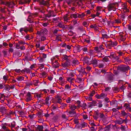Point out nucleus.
<instances>
[{"label":"nucleus","mask_w":131,"mask_h":131,"mask_svg":"<svg viewBox=\"0 0 131 131\" xmlns=\"http://www.w3.org/2000/svg\"><path fill=\"white\" fill-rule=\"evenodd\" d=\"M118 4L116 2L109 3L107 6V8L109 11L113 10L115 11L116 9V7L117 6Z\"/></svg>","instance_id":"obj_1"},{"label":"nucleus","mask_w":131,"mask_h":131,"mask_svg":"<svg viewBox=\"0 0 131 131\" xmlns=\"http://www.w3.org/2000/svg\"><path fill=\"white\" fill-rule=\"evenodd\" d=\"M117 44V43L116 41H109L107 43L106 47L107 48L110 49L112 47L116 46Z\"/></svg>","instance_id":"obj_2"},{"label":"nucleus","mask_w":131,"mask_h":131,"mask_svg":"<svg viewBox=\"0 0 131 131\" xmlns=\"http://www.w3.org/2000/svg\"><path fill=\"white\" fill-rule=\"evenodd\" d=\"M51 63L53 65V67L55 68H57L59 66L57 61L54 58H53L51 59Z\"/></svg>","instance_id":"obj_3"},{"label":"nucleus","mask_w":131,"mask_h":131,"mask_svg":"<svg viewBox=\"0 0 131 131\" xmlns=\"http://www.w3.org/2000/svg\"><path fill=\"white\" fill-rule=\"evenodd\" d=\"M48 33V31L47 29H44L40 31H38L37 34L39 36H42L47 34Z\"/></svg>","instance_id":"obj_4"},{"label":"nucleus","mask_w":131,"mask_h":131,"mask_svg":"<svg viewBox=\"0 0 131 131\" xmlns=\"http://www.w3.org/2000/svg\"><path fill=\"white\" fill-rule=\"evenodd\" d=\"M87 125V123L83 122L81 124H77L76 126V127L77 128L80 129L86 127Z\"/></svg>","instance_id":"obj_5"},{"label":"nucleus","mask_w":131,"mask_h":131,"mask_svg":"<svg viewBox=\"0 0 131 131\" xmlns=\"http://www.w3.org/2000/svg\"><path fill=\"white\" fill-rule=\"evenodd\" d=\"M32 99V97L30 92H28L25 96V101L27 102H29Z\"/></svg>","instance_id":"obj_6"},{"label":"nucleus","mask_w":131,"mask_h":131,"mask_svg":"<svg viewBox=\"0 0 131 131\" xmlns=\"http://www.w3.org/2000/svg\"><path fill=\"white\" fill-rule=\"evenodd\" d=\"M68 16V14H67L63 16V18L64 23L66 24L70 20V17H69Z\"/></svg>","instance_id":"obj_7"},{"label":"nucleus","mask_w":131,"mask_h":131,"mask_svg":"<svg viewBox=\"0 0 131 131\" xmlns=\"http://www.w3.org/2000/svg\"><path fill=\"white\" fill-rule=\"evenodd\" d=\"M0 112L3 114H8L7 110L4 107H0Z\"/></svg>","instance_id":"obj_8"},{"label":"nucleus","mask_w":131,"mask_h":131,"mask_svg":"<svg viewBox=\"0 0 131 131\" xmlns=\"http://www.w3.org/2000/svg\"><path fill=\"white\" fill-rule=\"evenodd\" d=\"M88 106L89 107H92L93 106L97 105V102L95 101H93L91 102L88 103Z\"/></svg>","instance_id":"obj_9"},{"label":"nucleus","mask_w":131,"mask_h":131,"mask_svg":"<svg viewBox=\"0 0 131 131\" xmlns=\"http://www.w3.org/2000/svg\"><path fill=\"white\" fill-rule=\"evenodd\" d=\"M27 32L29 31L30 32H32L33 31V26L32 25H29L28 27H26Z\"/></svg>","instance_id":"obj_10"},{"label":"nucleus","mask_w":131,"mask_h":131,"mask_svg":"<svg viewBox=\"0 0 131 131\" xmlns=\"http://www.w3.org/2000/svg\"><path fill=\"white\" fill-rule=\"evenodd\" d=\"M71 64V61L70 60H69L67 61L65 63H62V66L63 67H65L70 66Z\"/></svg>","instance_id":"obj_11"},{"label":"nucleus","mask_w":131,"mask_h":131,"mask_svg":"<svg viewBox=\"0 0 131 131\" xmlns=\"http://www.w3.org/2000/svg\"><path fill=\"white\" fill-rule=\"evenodd\" d=\"M39 2L41 5H49V3L48 1H37Z\"/></svg>","instance_id":"obj_12"},{"label":"nucleus","mask_w":131,"mask_h":131,"mask_svg":"<svg viewBox=\"0 0 131 131\" xmlns=\"http://www.w3.org/2000/svg\"><path fill=\"white\" fill-rule=\"evenodd\" d=\"M68 26V25H66V26H65L63 24L62 22L59 23L57 25V26L59 27L63 28L64 29H66L67 28V26Z\"/></svg>","instance_id":"obj_13"},{"label":"nucleus","mask_w":131,"mask_h":131,"mask_svg":"<svg viewBox=\"0 0 131 131\" xmlns=\"http://www.w3.org/2000/svg\"><path fill=\"white\" fill-rule=\"evenodd\" d=\"M67 81L70 83L71 85H73V82L74 81V78H67Z\"/></svg>","instance_id":"obj_14"},{"label":"nucleus","mask_w":131,"mask_h":131,"mask_svg":"<svg viewBox=\"0 0 131 131\" xmlns=\"http://www.w3.org/2000/svg\"><path fill=\"white\" fill-rule=\"evenodd\" d=\"M42 95L41 93H36L34 94V97L37 100H39V99L42 97Z\"/></svg>","instance_id":"obj_15"},{"label":"nucleus","mask_w":131,"mask_h":131,"mask_svg":"<svg viewBox=\"0 0 131 131\" xmlns=\"http://www.w3.org/2000/svg\"><path fill=\"white\" fill-rule=\"evenodd\" d=\"M67 73L69 76L73 77L74 75L73 71V70H68L67 71Z\"/></svg>","instance_id":"obj_16"},{"label":"nucleus","mask_w":131,"mask_h":131,"mask_svg":"<svg viewBox=\"0 0 131 131\" xmlns=\"http://www.w3.org/2000/svg\"><path fill=\"white\" fill-rule=\"evenodd\" d=\"M30 1H19V4H24L26 3L29 4Z\"/></svg>","instance_id":"obj_17"},{"label":"nucleus","mask_w":131,"mask_h":131,"mask_svg":"<svg viewBox=\"0 0 131 131\" xmlns=\"http://www.w3.org/2000/svg\"><path fill=\"white\" fill-rule=\"evenodd\" d=\"M70 17L72 18H73L74 19H76L77 18H78V13H75L71 15Z\"/></svg>","instance_id":"obj_18"},{"label":"nucleus","mask_w":131,"mask_h":131,"mask_svg":"<svg viewBox=\"0 0 131 131\" xmlns=\"http://www.w3.org/2000/svg\"><path fill=\"white\" fill-rule=\"evenodd\" d=\"M50 97L49 96H47L46 97L45 100V104L48 105H50V103L49 102V99Z\"/></svg>","instance_id":"obj_19"},{"label":"nucleus","mask_w":131,"mask_h":131,"mask_svg":"<svg viewBox=\"0 0 131 131\" xmlns=\"http://www.w3.org/2000/svg\"><path fill=\"white\" fill-rule=\"evenodd\" d=\"M30 70L27 68H25L24 69L21 70V72L23 73L25 72L27 73H30Z\"/></svg>","instance_id":"obj_20"},{"label":"nucleus","mask_w":131,"mask_h":131,"mask_svg":"<svg viewBox=\"0 0 131 131\" xmlns=\"http://www.w3.org/2000/svg\"><path fill=\"white\" fill-rule=\"evenodd\" d=\"M102 37L103 38H108V36L107 35V34H106V32L105 31H102Z\"/></svg>","instance_id":"obj_21"},{"label":"nucleus","mask_w":131,"mask_h":131,"mask_svg":"<svg viewBox=\"0 0 131 131\" xmlns=\"http://www.w3.org/2000/svg\"><path fill=\"white\" fill-rule=\"evenodd\" d=\"M57 102L60 104L62 102V100L61 97L59 96H57L56 97Z\"/></svg>","instance_id":"obj_22"},{"label":"nucleus","mask_w":131,"mask_h":131,"mask_svg":"<svg viewBox=\"0 0 131 131\" xmlns=\"http://www.w3.org/2000/svg\"><path fill=\"white\" fill-rule=\"evenodd\" d=\"M117 70L119 72H120L122 73L123 72V66L121 65L118 66L117 68Z\"/></svg>","instance_id":"obj_23"},{"label":"nucleus","mask_w":131,"mask_h":131,"mask_svg":"<svg viewBox=\"0 0 131 131\" xmlns=\"http://www.w3.org/2000/svg\"><path fill=\"white\" fill-rule=\"evenodd\" d=\"M1 1V4H3V5H7V6H10V4H11V3L9 2H4L3 1Z\"/></svg>","instance_id":"obj_24"},{"label":"nucleus","mask_w":131,"mask_h":131,"mask_svg":"<svg viewBox=\"0 0 131 131\" xmlns=\"http://www.w3.org/2000/svg\"><path fill=\"white\" fill-rule=\"evenodd\" d=\"M43 127L42 125H38L37 127V129L38 131H43Z\"/></svg>","instance_id":"obj_25"},{"label":"nucleus","mask_w":131,"mask_h":131,"mask_svg":"<svg viewBox=\"0 0 131 131\" xmlns=\"http://www.w3.org/2000/svg\"><path fill=\"white\" fill-rule=\"evenodd\" d=\"M123 12H129V10L128 9H127V8L126 6L125 5V3H123Z\"/></svg>","instance_id":"obj_26"},{"label":"nucleus","mask_w":131,"mask_h":131,"mask_svg":"<svg viewBox=\"0 0 131 131\" xmlns=\"http://www.w3.org/2000/svg\"><path fill=\"white\" fill-rule=\"evenodd\" d=\"M129 69V67L128 66L123 65V72H125Z\"/></svg>","instance_id":"obj_27"},{"label":"nucleus","mask_w":131,"mask_h":131,"mask_svg":"<svg viewBox=\"0 0 131 131\" xmlns=\"http://www.w3.org/2000/svg\"><path fill=\"white\" fill-rule=\"evenodd\" d=\"M69 107L71 110L73 111L77 108V106L74 105H70Z\"/></svg>","instance_id":"obj_28"},{"label":"nucleus","mask_w":131,"mask_h":131,"mask_svg":"<svg viewBox=\"0 0 131 131\" xmlns=\"http://www.w3.org/2000/svg\"><path fill=\"white\" fill-rule=\"evenodd\" d=\"M99 115L101 119H105L106 118V117L104 115L103 113H100L98 114Z\"/></svg>","instance_id":"obj_29"},{"label":"nucleus","mask_w":131,"mask_h":131,"mask_svg":"<svg viewBox=\"0 0 131 131\" xmlns=\"http://www.w3.org/2000/svg\"><path fill=\"white\" fill-rule=\"evenodd\" d=\"M119 38L120 40L122 42L123 41V33L120 32L119 33Z\"/></svg>","instance_id":"obj_30"},{"label":"nucleus","mask_w":131,"mask_h":131,"mask_svg":"<svg viewBox=\"0 0 131 131\" xmlns=\"http://www.w3.org/2000/svg\"><path fill=\"white\" fill-rule=\"evenodd\" d=\"M85 16V15L84 13H82L80 14L78 13V18H82L84 17Z\"/></svg>","instance_id":"obj_31"},{"label":"nucleus","mask_w":131,"mask_h":131,"mask_svg":"<svg viewBox=\"0 0 131 131\" xmlns=\"http://www.w3.org/2000/svg\"><path fill=\"white\" fill-rule=\"evenodd\" d=\"M72 63L74 65H78L79 63V62L78 60L77 59H74L72 62Z\"/></svg>","instance_id":"obj_32"},{"label":"nucleus","mask_w":131,"mask_h":131,"mask_svg":"<svg viewBox=\"0 0 131 131\" xmlns=\"http://www.w3.org/2000/svg\"><path fill=\"white\" fill-rule=\"evenodd\" d=\"M23 31H24L25 32L27 33V30H26V27L24 28H20L19 29V31L22 33Z\"/></svg>","instance_id":"obj_33"},{"label":"nucleus","mask_w":131,"mask_h":131,"mask_svg":"<svg viewBox=\"0 0 131 131\" xmlns=\"http://www.w3.org/2000/svg\"><path fill=\"white\" fill-rule=\"evenodd\" d=\"M115 56H116V55L115 53H111L110 56H108V57H110L111 59L113 58L114 59Z\"/></svg>","instance_id":"obj_34"},{"label":"nucleus","mask_w":131,"mask_h":131,"mask_svg":"<svg viewBox=\"0 0 131 131\" xmlns=\"http://www.w3.org/2000/svg\"><path fill=\"white\" fill-rule=\"evenodd\" d=\"M91 63L96 65L97 64V61L96 59H94L91 61Z\"/></svg>","instance_id":"obj_35"},{"label":"nucleus","mask_w":131,"mask_h":131,"mask_svg":"<svg viewBox=\"0 0 131 131\" xmlns=\"http://www.w3.org/2000/svg\"><path fill=\"white\" fill-rule=\"evenodd\" d=\"M69 113L71 115H72L75 114H76L75 112L73 110H71L69 111Z\"/></svg>","instance_id":"obj_36"},{"label":"nucleus","mask_w":131,"mask_h":131,"mask_svg":"<svg viewBox=\"0 0 131 131\" xmlns=\"http://www.w3.org/2000/svg\"><path fill=\"white\" fill-rule=\"evenodd\" d=\"M61 35H56L57 37L56 38V40L58 41H61V37L60 36H61Z\"/></svg>","instance_id":"obj_37"},{"label":"nucleus","mask_w":131,"mask_h":131,"mask_svg":"<svg viewBox=\"0 0 131 131\" xmlns=\"http://www.w3.org/2000/svg\"><path fill=\"white\" fill-rule=\"evenodd\" d=\"M17 80L19 81H21L24 80V77L22 76L19 77L17 78Z\"/></svg>","instance_id":"obj_38"},{"label":"nucleus","mask_w":131,"mask_h":131,"mask_svg":"<svg viewBox=\"0 0 131 131\" xmlns=\"http://www.w3.org/2000/svg\"><path fill=\"white\" fill-rule=\"evenodd\" d=\"M127 114L124 112V111H123V117H124L125 116H126L125 117V120H123V122H125L126 123H127V121L126 120L127 119V116L126 115Z\"/></svg>","instance_id":"obj_39"},{"label":"nucleus","mask_w":131,"mask_h":131,"mask_svg":"<svg viewBox=\"0 0 131 131\" xmlns=\"http://www.w3.org/2000/svg\"><path fill=\"white\" fill-rule=\"evenodd\" d=\"M90 27L91 28H94L95 29H96L97 28V26L96 24H94L90 26Z\"/></svg>","instance_id":"obj_40"},{"label":"nucleus","mask_w":131,"mask_h":131,"mask_svg":"<svg viewBox=\"0 0 131 131\" xmlns=\"http://www.w3.org/2000/svg\"><path fill=\"white\" fill-rule=\"evenodd\" d=\"M41 75V77L45 78L46 77L47 74L46 72H44L42 73Z\"/></svg>","instance_id":"obj_41"},{"label":"nucleus","mask_w":131,"mask_h":131,"mask_svg":"<svg viewBox=\"0 0 131 131\" xmlns=\"http://www.w3.org/2000/svg\"><path fill=\"white\" fill-rule=\"evenodd\" d=\"M18 43L20 45H24L25 44H27V43H25V42L23 40H20L18 41Z\"/></svg>","instance_id":"obj_42"},{"label":"nucleus","mask_w":131,"mask_h":131,"mask_svg":"<svg viewBox=\"0 0 131 131\" xmlns=\"http://www.w3.org/2000/svg\"><path fill=\"white\" fill-rule=\"evenodd\" d=\"M121 23V21L120 19H116L113 22V23H117L118 24L120 23Z\"/></svg>","instance_id":"obj_43"},{"label":"nucleus","mask_w":131,"mask_h":131,"mask_svg":"<svg viewBox=\"0 0 131 131\" xmlns=\"http://www.w3.org/2000/svg\"><path fill=\"white\" fill-rule=\"evenodd\" d=\"M99 68H105V66L104 64L102 63H100L98 65Z\"/></svg>","instance_id":"obj_44"},{"label":"nucleus","mask_w":131,"mask_h":131,"mask_svg":"<svg viewBox=\"0 0 131 131\" xmlns=\"http://www.w3.org/2000/svg\"><path fill=\"white\" fill-rule=\"evenodd\" d=\"M130 106V104H129L125 103L124 105V107H125L126 109H128Z\"/></svg>","instance_id":"obj_45"},{"label":"nucleus","mask_w":131,"mask_h":131,"mask_svg":"<svg viewBox=\"0 0 131 131\" xmlns=\"http://www.w3.org/2000/svg\"><path fill=\"white\" fill-rule=\"evenodd\" d=\"M67 106V104H66L62 103L61 104V106H60V108L63 109L64 108Z\"/></svg>","instance_id":"obj_46"},{"label":"nucleus","mask_w":131,"mask_h":131,"mask_svg":"<svg viewBox=\"0 0 131 131\" xmlns=\"http://www.w3.org/2000/svg\"><path fill=\"white\" fill-rule=\"evenodd\" d=\"M105 96V94L102 93L101 94L100 96H99V97H98V98L99 99H101L104 96Z\"/></svg>","instance_id":"obj_47"},{"label":"nucleus","mask_w":131,"mask_h":131,"mask_svg":"<svg viewBox=\"0 0 131 131\" xmlns=\"http://www.w3.org/2000/svg\"><path fill=\"white\" fill-rule=\"evenodd\" d=\"M81 49L83 50V51L84 52H87L88 51V49L87 48L85 47H81Z\"/></svg>","instance_id":"obj_48"},{"label":"nucleus","mask_w":131,"mask_h":131,"mask_svg":"<svg viewBox=\"0 0 131 131\" xmlns=\"http://www.w3.org/2000/svg\"><path fill=\"white\" fill-rule=\"evenodd\" d=\"M5 89L8 91L10 89V86L8 85H6L5 87Z\"/></svg>","instance_id":"obj_49"},{"label":"nucleus","mask_w":131,"mask_h":131,"mask_svg":"<svg viewBox=\"0 0 131 131\" xmlns=\"http://www.w3.org/2000/svg\"><path fill=\"white\" fill-rule=\"evenodd\" d=\"M69 56H68L66 55H64L63 56V58L65 60H66L67 61L69 60H70L68 59V58Z\"/></svg>","instance_id":"obj_50"},{"label":"nucleus","mask_w":131,"mask_h":131,"mask_svg":"<svg viewBox=\"0 0 131 131\" xmlns=\"http://www.w3.org/2000/svg\"><path fill=\"white\" fill-rule=\"evenodd\" d=\"M104 131H109L110 127L109 126H107L104 128Z\"/></svg>","instance_id":"obj_51"},{"label":"nucleus","mask_w":131,"mask_h":131,"mask_svg":"<svg viewBox=\"0 0 131 131\" xmlns=\"http://www.w3.org/2000/svg\"><path fill=\"white\" fill-rule=\"evenodd\" d=\"M83 25L85 27H87L88 26V24L87 23L86 21H84L82 23Z\"/></svg>","instance_id":"obj_52"},{"label":"nucleus","mask_w":131,"mask_h":131,"mask_svg":"<svg viewBox=\"0 0 131 131\" xmlns=\"http://www.w3.org/2000/svg\"><path fill=\"white\" fill-rule=\"evenodd\" d=\"M102 8V7L100 6H97V12H100L101 10V9Z\"/></svg>","instance_id":"obj_53"},{"label":"nucleus","mask_w":131,"mask_h":131,"mask_svg":"<svg viewBox=\"0 0 131 131\" xmlns=\"http://www.w3.org/2000/svg\"><path fill=\"white\" fill-rule=\"evenodd\" d=\"M39 82L38 81L35 80L34 81V84L35 86L38 85V83Z\"/></svg>","instance_id":"obj_54"},{"label":"nucleus","mask_w":131,"mask_h":131,"mask_svg":"<svg viewBox=\"0 0 131 131\" xmlns=\"http://www.w3.org/2000/svg\"><path fill=\"white\" fill-rule=\"evenodd\" d=\"M95 93V92L94 91H93L91 92L89 94V95L92 97L94 95Z\"/></svg>","instance_id":"obj_55"},{"label":"nucleus","mask_w":131,"mask_h":131,"mask_svg":"<svg viewBox=\"0 0 131 131\" xmlns=\"http://www.w3.org/2000/svg\"><path fill=\"white\" fill-rule=\"evenodd\" d=\"M96 115L93 116L94 119L95 120H97L98 118V114L96 113Z\"/></svg>","instance_id":"obj_56"},{"label":"nucleus","mask_w":131,"mask_h":131,"mask_svg":"<svg viewBox=\"0 0 131 131\" xmlns=\"http://www.w3.org/2000/svg\"><path fill=\"white\" fill-rule=\"evenodd\" d=\"M82 107L84 109H86V104L85 103H83L82 106Z\"/></svg>","instance_id":"obj_57"},{"label":"nucleus","mask_w":131,"mask_h":131,"mask_svg":"<svg viewBox=\"0 0 131 131\" xmlns=\"http://www.w3.org/2000/svg\"><path fill=\"white\" fill-rule=\"evenodd\" d=\"M103 60L105 61L106 62H107L109 61V59L108 58V57H105L103 58Z\"/></svg>","instance_id":"obj_58"},{"label":"nucleus","mask_w":131,"mask_h":131,"mask_svg":"<svg viewBox=\"0 0 131 131\" xmlns=\"http://www.w3.org/2000/svg\"><path fill=\"white\" fill-rule=\"evenodd\" d=\"M8 76L7 75H4L3 77V79L5 81H7L8 80Z\"/></svg>","instance_id":"obj_59"},{"label":"nucleus","mask_w":131,"mask_h":131,"mask_svg":"<svg viewBox=\"0 0 131 131\" xmlns=\"http://www.w3.org/2000/svg\"><path fill=\"white\" fill-rule=\"evenodd\" d=\"M49 24L48 23L45 22L43 23L42 24V25L44 27H46L48 25H49Z\"/></svg>","instance_id":"obj_60"},{"label":"nucleus","mask_w":131,"mask_h":131,"mask_svg":"<svg viewBox=\"0 0 131 131\" xmlns=\"http://www.w3.org/2000/svg\"><path fill=\"white\" fill-rule=\"evenodd\" d=\"M39 61L40 62H42L44 61V60L43 58H40L39 59Z\"/></svg>","instance_id":"obj_61"},{"label":"nucleus","mask_w":131,"mask_h":131,"mask_svg":"<svg viewBox=\"0 0 131 131\" xmlns=\"http://www.w3.org/2000/svg\"><path fill=\"white\" fill-rule=\"evenodd\" d=\"M94 50L97 52H100V50H99V48L98 47H95L94 48Z\"/></svg>","instance_id":"obj_62"},{"label":"nucleus","mask_w":131,"mask_h":131,"mask_svg":"<svg viewBox=\"0 0 131 131\" xmlns=\"http://www.w3.org/2000/svg\"><path fill=\"white\" fill-rule=\"evenodd\" d=\"M85 68H82V70H81L80 71V72H81L83 74H84L85 73H86V72L84 70Z\"/></svg>","instance_id":"obj_63"},{"label":"nucleus","mask_w":131,"mask_h":131,"mask_svg":"<svg viewBox=\"0 0 131 131\" xmlns=\"http://www.w3.org/2000/svg\"><path fill=\"white\" fill-rule=\"evenodd\" d=\"M103 46L102 45H101L99 47V49L100 50V51L101 50H103L104 49V48L103 47Z\"/></svg>","instance_id":"obj_64"}]
</instances>
